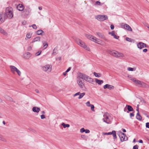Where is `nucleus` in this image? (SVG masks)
Wrapping results in <instances>:
<instances>
[{
	"instance_id": "f3484780",
	"label": "nucleus",
	"mask_w": 149,
	"mask_h": 149,
	"mask_svg": "<svg viewBox=\"0 0 149 149\" xmlns=\"http://www.w3.org/2000/svg\"><path fill=\"white\" fill-rule=\"evenodd\" d=\"M91 40L97 44H100V40L94 36H93L91 39Z\"/></svg>"
},
{
	"instance_id": "1a4fd4ad",
	"label": "nucleus",
	"mask_w": 149,
	"mask_h": 149,
	"mask_svg": "<svg viewBox=\"0 0 149 149\" xmlns=\"http://www.w3.org/2000/svg\"><path fill=\"white\" fill-rule=\"evenodd\" d=\"M121 28L127 30L128 31H132V29L131 27L128 24H126L122 23L121 24Z\"/></svg>"
},
{
	"instance_id": "393cba45",
	"label": "nucleus",
	"mask_w": 149,
	"mask_h": 149,
	"mask_svg": "<svg viewBox=\"0 0 149 149\" xmlns=\"http://www.w3.org/2000/svg\"><path fill=\"white\" fill-rule=\"evenodd\" d=\"M40 38L39 36H37L33 39L31 43H33L36 42H39L40 41Z\"/></svg>"
},
{
	"instance_id": "a878e982",
	"label": "nucleus",
	"mask_w": 149,
	"mask_h": 149,
	"mask_svg": "<svg viewBox=\"0 0 149 149\" xmlns=\"http://www.w3.org/2000/svg\"><path fill=\"white\" fill-rule=\"evenodd\" d=\"M95 81L96 83L99 85H101L104 82V81L102 80H100L97 79H95Z\"/></svg>"
},
{
	"instance_id": "69168bd1",
	"label": "nucleus",
	"mask_w": 149,
	"mask_h": 149,
	"mask_svg": "<svg viewBox=\"0 0 149 149\" xmlns=\"http://www.w3.org/2000/svg\"><path fill=\"white\" fill-rule=\"evenodd\" d=\"M139 143H143V141L142 140H140L139 141Z\"/></svg>"
},
{
	"instance_id": "ea45409f",
	"label": "nucleus",
	"mask_w": 149,
	"mask_h": 149,
	"mask_svg": "<svg viewBox=\"0 0 149 149\" xmlns=\"http://www.w3.org/2000/svg\"><path fill=\"white\" fill-rule=\"evenodd\" d=\"M32 36V34H30V33H28L26 34V37L28 39L30 38Z\"/></svg>"
},
{
	"instance_id": "4be33fe9",
	"label": "nucleus",
	"mask_w": 149,
	"mask_h": 149,
	"mask_svg": "<svg viewBox=\"0 0 149 149\" xmlns=\"http://www.w3.org/2000/svg\"><path fill=\"white\" fill-rule=\"evenodd\" d=\"M86 75V74H85L80 72L78 74V77L79 78L84 80Z\"/></svg>"
},
{
	"instance_id": "bb28decb",
	"label": "nucleus",
	"mask_w": 149,
	"mask_h": 149,
	"mask_svg": "<svg viewBox=\"0 0 149 149\" xmlns=\"http://www.w3.org/2000/svg\"><path fill=\"white\" fill-rule=\"evenodd\" d=\"M136 118L139 120H142V117L140 115L139 113H137L136 116Z\"/></svg>"
},
{
	"instance_id": "aec40b11",
	"label": "nucleus",
	"mask_w": 149,
	"mask_h": 149,
	"mask_svg": "<svg viewBox=\"0 0 149 149\" xmlns=\"http://www.w3.org/2000/svg\"><path fill=\"white\" fill-rule=\"evenodd\" d=\"M40 110V108L37 107H33L32 109V111L33 112L37 113H38Z\"/></svg>"
},
{
	"instance_id": "0e129e2a",
	"label": "nucleus",
	"mask_w": 149,
	"mask_h": 149,
	"mask_svg": "<svg viewBox=\"0 0 149 149\" xmlns=\"http://www.w3.org/2000/svg\"><path fill=\"white\" fill-rule=\"evenodd\" d=\"M147 51H148V50L146 49H145L143 50V51L145 52H146Z\"/></svg>"
},
{
	"instance_id": "39448f33",
	"label": "nucleus",
	"mask_w": 149,
	"mask_h": 149,
	"mask_svg": "<svg viewBox=\"0 0 149 149\" xmlns=\"http://www.w3.org/2000/svg\"><path fill=\"white\" fill-rule=\"evenodd\" d=\"M121 142L126 141L128 139V137L126 134L121 132H119L118 134Z\"/></svg>"
},
{
	"instance_id": "c756f323",
	"label": "nucleus",
	"mask_w": 149,
	"mask_h": 149,
	"mask_svg": "<svg viewBox=\"0 0 149 149\" xmlns=\"http://www.w3.org/2000/svg\"><path fill=\"white\" fill-rule=\"evenodd\" d=\"M124 56L123 54L118 52L117 58H123Z\"/></svg>"
},
{
	"instance_id": "2eb2a0df",
	"label": "nucleus",
	"mask_w": 149,
	"mask_h": 149,
	"mask_svg": "<svg viewBox=\"0 0 149 149\" xmlns=\"http://www.w3.org/2000/svg\"><path fill=\"white\" fill-rule=\"evenodd\" d=\"M5 20V17L4 14L3 13H0V24L3 22Z\"/></svg>"
},
{
	"instance_id": "de8ad7c7",
	"label": "nucleus",
	"mask_w": 149,
	"mask_h": 149,
	"mask_svg": "<svg viewBox=\"0 0 149 149\" xmlns=\"http://www.w3.org/2000/svg\"><path fill=\"white\" fill-rule=\"evenodd\" d=\"M80 131L81 133L84 132L85 131V130L84 128H82L80 129Z\"/></svg>"
},
{
	"instance_id": "e433bc0d",
	"label": "nucleus",
	"mask_w": 149,
	"mask_h": 149,
	"mask_svg": "<svg viewBox=\"0 0 149 149\" xmlns=\"http://www.w3.org/2000/svg\"><path fill=\"white\" fill-rule=\"evenodd\" d=\"M43 45L44 49H45L48 46V44L46 42L43 43Z\"/></svg>"
},
{
	"instance_id": "13d9d810",
	"label": "nucleus",
	"mask_w": 149,
	"mask_h": 149,
	"mask_svg": "<svg viewBox=\"0 0 149 149\" xmlns=\"http://www.w3.org/2000/svg\"><path fill=\"white\" fill-rule=\"evenodd\" d=\"M80 93V92H77L74 95V97H75L76 96H77V95H79Z\"/></svg>"
},
{
	"instance_id": "473e14b6",
	"label": "nucleus",
	"mask_w": 149,
	"mask_h": 149,
	"mask_svg": "<svg viewBox=\"0 0 149 149\" xmlns=\"http://www.w3.org/2000/svg\"><path fill=\"white\" fill-rule=\"evenodd\" d=\"M61 125L63 126L64 128L66 127H69L70 126V125L68 124H65L64 123H62L61 124Z\"/></svg>"
},
{
	"instance_id": "5701e85b",
	"label": "nucleus",
	"mask_w": 149,
	"mask_h": 149,
	"mask_svg": "<svg viewBox=\"0 0 149 149\" xmlns=\"http://www.w3.org/2000/svg\"><path fill=\"white\" fill-rule=\"evenodd\" d=\"M97 34L99 37H100L101 38L105 40H106L105 36L101 33L100 32H97Z\"/></svg>"
},
{
	"instance_id": "49530a36",
	"label": "nucleus",
	"mask_w": 149,
	"mask_h": 149,
	"mask_svg": "<svg viewBox=\"0 0 149 149\" xmlns=\"http://www.w3.org/2000/svg\"><path fill=\"white\" fill-rule=\"evenodd\" d=\"M113 36V37L114 38H115V39H118L119 37V36H117L115 34H114V35Z\"/></svg>"
},
{
	"instance_id": "f257e3e1",
	"label": "nucleus",
	"mask_w": 149,
	"mask_h": 149,
	"mask_svg": "<svg viewBox=\"0 0 149 149\" xmlns=\"http://www.w3.org/2000/svg\"><path fill=\"white\" fill-rule=\"evenodd\" d=\"M103 120L104 122L107 124L111 123V116L108 113H105L103 115Z\"/></svg>"
},
{
	"instance_id": "6e6552de",
	"label": "nucleus",
	"mask_w": 149,
	"mask_h": 149,
	"mask_svg": "<svg viewBox=\"0 0 149 149\" xmlns=\"http://www.w3.org/2000/svg\"><path fill=\"white\" fill-rule=\"evenodd\" d=\"M31 11V9L30 8H26L24 9V11L22 12V14L25 17H26L30 15Z\"/></svg>"
},
{
	"instance_id": "c85d7f7f",
	"label": "nucleus",
	"mask_w": 149,
	"mask_h": 149,
	"mask_svg": "<svg viewBox=\"0 0 149 149\" xmlns=\"http://www.w3.org/2000/svg\"><path fill=\"white\" fill-rule=\"evenodd\" d=\"M0 32L5 36L7 35V33L5 31L0 27Z\"/></svg>"
},
{
	"instance_id": "c9c22d12",
	"label": "nucleus",
	"mask_w": 149,
	"mask_h": 149,
	"mask_svg": "<svg viewBox=\"0 0 149 149\" xmlns=\"http://www.w3.org/2000/svg\"><path fill=\"white\" fill-rule=\"evenodd\" d=\"M93 74L96 77H99L101 76V74L100 73H97L95 72H94Z\"/></svg>"
},
{
	"instance_id": "3c124183",
	"label": "nucleus",
	"mask_w": 149,
	"mask_h": 149,
	"mask_svg": "<svg viewBox=\"0 0 149 149\" xmlns=\"http://www.w3.org/2000/svg\"><path fill=\"white\" fill-rule=\"evenodd\" d=\"M127 107H126V106L124 108V111H125V112H126L127 113H129V111H127Z\"/></svg>"
},
{
	"instance_id": "680f3d73",
	"label": "nucleus",
	"mask_w": 149,
	"mask_h": 149,
	"mask_svg": "<svg viewBox=\"0 0 149 149\" xmlns=\"http://www.w3.org/2000/svg\"><path fill=\"white\" fill-rule=\"evenodd\" d=\"M139 105H137V107H136V110L137 111H138V112L137 113H139Z\"/></svg>"
},
{
	"instance_id": "09e8293b",
	"label": "nucleus",
	"mask_w": 149,
	"mask_h": 149,
	"mask_svg": "<svg viewBox=\"0 0 149 149\" xmlns=\"http://www.w3.org/2000/svg\"><path fill=\"white\" fill-rule=\"evenodd\" d=\"M134 113H131L130 114V118H132V117H134Z\"/></svg>"
},
{
	"instance_id": "f03ea898",
	"label": "nucleus",
	"mask_w": 149,
	"mask_h": 149,
	"mask_svg": "<svg viewBox=\"0 0 149 149\" xmlns=\"http://www.w3.org/2000/svg\"><path fill=\"white\" fill-rule=\"evenodd\" d=\"M13 8L11 7H7L6 8L5 14L7 17L11 18L13 17Z\"/></svg>"
},
{
	"instance_id": "dca6fc26",
	"label": "nucleus",
	"mask_w": 149,
	"mask_h": 149,
	"mask_svg": "<svg viewBox=\"0 0 149 149\" xmlns=\"http://www.w3.org/2000/svg\"><path fill=\"white\" fill-rule=\"evenodd\" d=\"M17 9L19 11H22L24 9V6L22 4H19L17 6Z\"/></svg>"
},
{
	"instance_id": "37998d69",
	"label": "nucleus",
	"mask_w": 149,
	"mask_h": 149,
	"mask_svg": "<svg viewBox=\"0 0 149 149\" xmlns=\"http://www.w3.org/2000/svg\"><path fill=\"white\" fill-rule=\"evenodd\" d=\"M90 107H91V110L93 111H94V106L93 104H91L90 106Z\"/></svg>"
},
{
	"instance_id": "a19ab883",
	"label": "nucleus",
	"mask_w": 149,
	"mask_h": 149,
	"mask_svg": "<svg viewBox=\"0 0 149 149\" xmlns=\"http://www.w3.org/2000/svg\"><path fill=\"white\" fill-rule=\"evenodd\" d=\"M109 35H111V36H113L114 34H115V31H112L111 32H109Z\"/></svg>"
},
{
	"instance_id": "4d7b16f0",
	"label": "nucleus",
	"mask_w": 149,
	"mask_h": 149,
	"mask_svg": "<svg viewBox=\"0 0 149 149\" xmlns=\"http://www.w3.org/2000/svg\"><path fill=\"white\" fill-rule=\"evenodd\" d=\"M40 117H41V118L42 119H43L45 118V116L44 115H41Z\"/></svg>"
},
{
	"instance_id": "4c0bfd02",
	"label": "nucleus",
	"mask_w": 149,
	"mask_h": 149,
	"mask_svg": "<svg viewBox=\"0 0 149 149\" xmlns=\"http://www.w3.org/2000/svg\"><path fill=\"white\" fill-rule=\"evenodd\" d=\"M125 40L126 41L130 42H132L133 40L132 38L128 37H126L125 38Z\"/></svg>"
},
{
	"instance_id": "a18cd8bd",
	"label": "nucleus",
	"mask_w": 149,
	"mask_h": 149,
	"mask_svg": "<svg viewBox=\"0 0 149 149\" xmlns=\"http://www.w3.org/2000/svg\"><path fill=\"white\" fill-rule=\"evenodd\" d=\"M41 52V51L40 52L38 51V52L36 53L35 55L36 56H38L40 54Z\"/></svg>"
},
{
	"instance_id": "7c9ffc66",
	"label": "nucleus",
	"mask_w": 149,
	"mask_h": 149,
	"mask_svg": "<svg viewBox=\"0 0 149 149\" xmlns=\"http://www.w3.org/2000/svg\"><path fill=\"white\" fill-rule=\"evenodd\" d=\"M0 140L4 142H6V139L4 138L2 135L0 134Z\"/></svg>"
},
{
	"instance_id": "79ce46f5",
	"label": "nucleus",
	"mask_w": 149,
	"mask_h": 149,
	"mask_svg": "<svg viewBox=\"0 0 149 149\" xmlns=\"http://www.w3.org/2000/svg\"><path fill=\"white\" fill-rule=\"evenodd\" d=\"M86 105L88 107H90V106L91 105V104H90V102L89 101H88L86 103Z\"/></svg>"
},
{
	"instance_id": "ddd939ff",
	"label": "nucleus",
	"mask_w": 149,
	"mask_h": 149,
	"mask_svg": "<svg viewBox=\"0 0 149 149\" xmlns=\"http://www.w3.org/2000/svg\"><path fill=\"white\" fill-rule=\"evenodd\" d=\"M84 80L89 83H91L94 81L93 79L92 78L86 75L85 76Z\"/></svg>"
},
{
	"instance_id": "0eeeda50",
	"label": "nucleus",
	"mask_w": 149,
	"mask_h": 149,
	"mask_svg": "<svg viewBox=\"0 0 149 149\" xmlns=\"http://www.w3.org/2000/svg\"><path fill=\"white\" fill-rule=\"evenodd\" d=\"M52 66L51 65L47 64L42 67V70L47 72H50L52 70Z\"/></svg>"
},
{
	"instance_id": "7ed1b4c3",
	"label": "nucleus",
	"mask_w": 149,
	"mask_h": 149,
	"mask_svg": "<svg viewBox=\"0 0 149 149\" xmlns=\"http://www.w3.org/2000/svg\"><path fill=\"white\" fill-rule=\"evenodd\" d=\"M77 44L85 49L89 51L90 49L86 45L85 43L81 40L78 39L77 40Z\"/></svg>"
},
{
	"instance_id": "864d4df0",
	"label": "nucleus",
	"mask_w": 149,
	"mask_h": 149,
	"mask_svg": "<svg viewBox=\"0 0 149 149\" xmlns=\"http://www.w3.org/2000/svg\"><path fill=\"white\" fill-rule=\"evenodd\" d=\"M130 79L132 80L133 81L134 83L135 82V81H136V79L135 78H132V77H130Z\"/></svg>"
},
{
	"instance_id": "4468645a",
	"label": "nucleus",
	"mask_w": 149,
	"mask_h": 149,
	"mask_svg": "<svg viewBox=\"0 0 149 149\" xmlns=\"http://www.w3.org/2000/svg\"><path fill=\"white\" fill-rule=\"evenodd\" d=\"M103 88L104 89L107 88L109 90H111L113 89L114 88V87L113 86L109 84H106L104 86Z\"/></svg>"
},
{
	"instance_id": "cd10ccee",
	"label": "nucleus",
	"mask_w": 149,
	"mask_h": 149,
	"mask_svg": "<svg viewBox=\"0 0 149 149\" xmlns=\"http://www.w3.org/2000/svg\"><path fill=\"white\" fill-rule=\"evenodd\" d=\"M126 107H127V109L129 112V111H133V109L131 106L127 105Z\"/></svg>"
},
{
	"instance_id": "774afa93",
	"label": "nucleus",
	"mask_w": 149,
	"mask_h": 149,
	"mask_svg": "<svg viewBox=\"0 0 149 149\" xmlns=\"http://www.w3.org/2000/svg\"><path fill=\"white\" fill-rule=\"evenodd\" d=\"M66 74L67 72L65 71V72L63 73V74L64 76H65L66 75Z\"/></svg>"
},
{
	"instance_id": "c03bdc74",
	"label": "nucleus",
	"mask_w": 149,
	"mask_h": 149,
	"mask_svg": "<svg viewBox=\"0 0 149 149\" xmlns=\"http://www.w3.org/2000/svg\"><path fill=\"white\" fill-rule=\"evenodd\" d=\"M31 26L34 29H36L37 28V26L35 24H33Z\"/></svg>"
},
{
	"instance_id": "a211bd4d",
	"label": "nucleus",
	"mask_w": 149,
	"mask_h": 149,
	"mask_svg": "<svg viewBox=\"0 0 149 149\" xmlns=\"http://www.w3.org/2000/svg\"><path fill=\"white\" fill-rule=\"evenodd\" d=\"M137 84L141 86H143L145 85V83L139 80L136 79L134 82Z\"/></svg>"
},
{
	"instance_id": "338daca9",
	"label": "nucleus",
	"mask_w": 149,
	"mask_h": 149,
	"mask_svg": "<svg viewBox=\"0 0 149 149\" xmlns=\"http://www.w3.org/2000/svg\"><path fill=\"white\" fill-rule=\"evenodd\" d=\"M122 130L123 132H126V130L124 129H122Z\"/></svg>"
},
{
	"instance_id": "603ef678",
	"label": "nucleus",
	"mask_w": 149,
	"mask_h": 149,
	"mask_svg": "<svg viewBox=\"0 0 149 149\" xmlns=\"http://www.w3.org/2000/svg\"><path fill=\"white\" fill-rule=\"evenodd\" d=\"M128 70L130 71H133L134 70V68L129 67L128 68Z\"/></svg>"
},
{
	"instance_id": "8fccbe9b",
	"label": "nucleus",
	"mask_w": 149,
	"mask_h": 149,
	"mask_svg": "<svg viewBox=\"0 0 149 149\" xmlns=\"http://www.w3.org/2000/svg\"><path fill=\"white\" fill-rule=\"evenodd\" d=\"M138 146L137 145L134 146L133 147V149H138Z\"/></svg>"
},
{
	"instance_id": "bf43d9fd",
	"label": "nucleus",
	"mask_w": 149,
	"mask_h": 149,
	"mask_svg": "<svg viewBox=\"0 0 149 149\" xmlns=\"http://www.w3.org/2000/svg\"><path fill=\"white\" fill-rule=\"evenodd\" d=\"M84 132H85L86 133H88L90 132V131L89 130L86 129V130H85V131Z\"/></svg>"
},
{
	"instance_id": "72a5a7b5",
	"label": "nucleus",
	"mask_w": 149,
	"mask_h": 149,
	"mask_svg": "<svg viewBox=\"0 0 149 149\" xmlns=\"http://www.w3.org/2000/svg\"><path fill=\"white\" fill-rule=\"evenodd\" d=\"M85 93H80L79 95V96L78 97L79 99H81L85 95Z\"/></svg>"
},
{
	"instance_id": "f704fd0d",
	"label": "nucleus",
	"mask_w": 149,
	"mask_h": 149,
	"mask_svg": "<svg viewBox=\"0 0 149 149\" xmlns=\"http://www.w3.org/2000/svg\"><path fill=\"white\" fill-rule=\"evenodd\" d=\"M86 38L89 39L90 40H91V39L93 37V36L90 34H86Z\"/></svg>"
},
{
	"instance_id": "6ab92c4d",
	"label": "nucleus",
	"mask_w": 149,
	"mask_h": 149,
	"mask_svg": "<svg viewBox=\"0 0 149 149\" xmlns=\"http://www.w3.org/2000/svg\"><path fill=\"white\" fill-rule=\"evenodd\" d=\"M24 57L26 59L29 58L31 56V54L29 52H27L25 53L24 55Z\"/></svg>"
},
{
	"instance_id": "20e7f679",
	"label": "nucleus",
	"mask_w": 149,
	"mask_h": 149,
	"mask_svg": "<svg viewBox=\"0 0 149 149\" xmlns=\"http://www.w3.org/2000/svg\"><path fill=\"white\" fill-rule=\"evenodd\" d=\"M95 19L99 21H103L108 19V16L105 15H97L95 17Z\"/></svg>"
},
{
	"instance_id": "f8f14e48",
	"label": "nucleus",
	"mask_w": 149,
	"mask_h": 149,
	"mask_svg": "<svg viewBox=\"0 0 149 149\" xmlns=\"http://www.w3.org/2000/svg\"><path fill=\"white\" fill-rule=\"evenodd\" d=\"M109 54L117 58L118 52L112 50H110L109 51Z\"/></svg>"
},
{
	"instance_id": "58836bf2",
	"label": "nucleus",
	"mask_w": 149,
	"mask_h": 149,
	"mask_svg": "<svg viewBox=\"0 0 149 149\" xmlns=\"http://www.w3.org/2000/svg\"><path fill=\"white\" fill-rule=\"evenodd\" d=\"M103 3H101V2L98 1H96L95 2V5H97L98 6H100L103 5Z\"/></svg>"
},
{
	"instance_id": "9d476101",
	"label": "nucleus",
	"mask_w": 149,
	"mask_h": 149,
	"mask_svg": "<svg viewBox=\"0 0 149 149\" xmlns=\"http://www.w3.org/2000/svg\"><path fill=\"white\" fill-rule=\"evenodd\" d=\"M103 135H109L112 134L114 139H115L117 138L116 136V132L115 131L113 130L111 132H104L103 133Z\"/></svg>"
},
{
	"instance_id": "2f4dec72",
	"label": "nucleus",
	"mask_w": 149,
	"mask_h": 149,
	"mask_svg": "<svg viewBox=\"0 0 149 149\" xmlns=\"http://www.w3.org/2000/svg\"><path fill=\"white\" fill-rule=\"evenodd\" d=\"M57 49L56 48H54L53 51L52 55H56L57 54Z\"/></svg>"
},
{
	"instance_id": "b1692460",
	"label": "nucleus",
	"mask_w": 149,
	"mask_h": 149,
	"mask_svg": "<svg viewBox=\"0 0 149 149\" xmlns=\"http://www.w3.org/2000/svg\"><path fill=\"white\" fill-rule=\"evenodd\" d=\"M37 34L38 35L43 36L45 35L44 31L41 30H39L37 31Z\"/></svg>"
},
{
	"instance_id": "423d86ee",
	"label": "nucleus",
	"mask_w": 149,
	"mask_h": 149,
	"mask_svg": "<svg viewBox=\"0 0 149 149\" xmlns=\"http://www.w3.org/2000/svg\"><path fill=\"white\" fill-rule=\"evenodd\" d=\"M10 69L11 72L13 74H15V72H16L19 76H20L21 74V72L17 68L13 65H10Z\"/></svg>"
},
{
	"instance_id": "6e6d98bb",
	"label": "nucleus",
	"mask_w": 149,
	"mask_h": 149,
	"mask_svg": "<svg viewBox=\"0 0 149 149\" xmlns=\"http://www.w3.org/2000/svg\"><path fill=\"white\" fill-rule=\"evenodd\" d=\"M111 29V30H113L114 28V26L113 24H111L110 26Z\"/></svg>"
},
{
	"instance_id": "412c9836",
	"label": "nucleus",
	"mask_w": 149,
	"mask_h": 149,
	"mask_svg": "<svg viewBox=\"0 0 149 149\" xmlns=\"http://www.w3.org/2000/svg\"><path fill=\"white\" fill-rule=\"evenodd\" d=\"M78 84L80 87L81 88H83L84 87V84L82 83L81 80H78L77 81Z\"/></svg>"
},
{
	"instance_id": "052dcab7",
	"label": "nucleus",
	"mask_w": 149,
	"mask_h": 149,
	"mask_svg": "<svg viewBox=\"0 0 149 149\" xmlns=\"http://www.w3.org/2000/svg\"><path fill=\"white\" fill-rule=\"evenodd\" d=\"M71 69V67H69L68 69L65 71V72L67 73L69 71H70Z\"/></svg>"
},
{
	"instance_id": "5fc2aeb1",
	"label": "nucleus",
	"mask_w": 149,
	"mask_h": 149,
	"mask_svg": "<svg viewBox=\"0 0 149 149\" xmlns=\"http://www.w3.org/2000/svg\"><path fill=\"white\" fill-rule=\"evenodd\" d=\"M146 128H149V123L148 122L146 123Z\"/></svg>"
},
{
	"instance_id": "9b49d317",
	"label": "nucleus",
	"mask_w": 149,
	"mask_h": 149,
	"mask_svg": "<svg viewBox=\"0 0 149 149\" xmlns=\"http://www.w3.org/2000/svg\"><path fill=\"white\" fill-rule=\"evenodd\" d=\"M147 45L145 43L141 42H139L137 44V46L140 49H142L144 47H146Z\"/></svg>"
},
{
	"instance_id": "e2e57ef3",
	"label": "nucleus",
	"mask_w": 149,
	"mask_h": 149,
	"mask_svg": "<svg viewBox=\"0 0 149 149\" xmlns=\"http://www.w3.org/2000/svg\"><path fill=\"white\" fill-rule=\"evenodd\" d=\"M32 48L31 46H29L27 48V49L28 51H30L31 49Z\"/></svg>"
}]
</instances>
